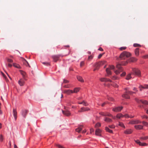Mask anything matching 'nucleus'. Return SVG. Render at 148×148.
Returning <instances> with one entry per match:
<instances>
[{
	"instance_id": "63",
	"label": "nucleus",
	"mask_w": 148,
	"mask_h": 148,
	"mask_svg": "<svg viewBox=\"0 0 148 148\" xmlns=\"http://www.w3.org/2000/svg\"><path fill=\"white\" fill-rule=\"evenodd\" d=\"M133 90H134V91H136V92H137L138 91V90L136 88H134L133 89Z\"/></svg>"
},
{
	"instance_id": "1",
	"label": "nucleus",
	"mask_w": 148,
	"mask_h": 148,
	"mask_svg": "<svg viewBox=\"0 0 148 148\" xmlns=\"http://www.w3.org/2000/svg\"><path fill=\"white\" fill-rule=\"evenodd\" d=\"M131 55V53L126 51H124L122 53L120 56L121 60H125L127 58L130 57Z\"/></svg>"
},
{
	"instance_id": "37",
	"label": "nucleus",
	"mask_w": 148,
	"mask_h": 148,
	"mask_svg": "<svg viewBox=\"0 0 148 148\" xmlns=\"http://www.w3.org/2000/svg\"><path fill=\"white\" fill-rule=\"evenodd\" d=\"M142 123L144 126L148 127V123L147 122L143 121Z\"/></svg>"
},
{
	"instance_id": "61",
	"label": "nucleus",
	"mask_w": 148,
	"mask_h": 148,
	"mask_svg": "<svg viewBox=\"0 0 148 148\" xmlns=\"http://www.w3.org/2000/svg\"><path fill=\"white\" fill-rule=\"evenodd\" d=\"M112 79L113 80H115L116 79V77L115 76H113L112 77Z\"/></svg>"
},
{
	"instance_id": "52",
	"label": "nucleus",
	"mask_w": 148,
	"mask_h": 148,
	"mask_svg": "<svg viewBox=\"0 0 148 148\" xmlns=\"http://www.w3.org/2000/svg\"><path fill=\"white\" fill-rule=\"evenodd\" d=\"M42 64L44 65H45L47 66H48V65H49V64L48 62H43Z\"/></svg>"
},
{
	"instance_id": "30",
	"label": "nucleus",
	"mask_w": 148,
	"mask_h": 148,
	"mask_svg": "<svg viewBox=\"0 0 148 148\" xmlns=\"http://www.w3.org/2000/svg\"><path fill=\"white\" fill-rule=\"evenodd\" d=\"M77 79L79 81L81 82H84V80L80 76H77Z\"/></svg>"
},
{
	"instance_id": "55",
	"label": "nucleus",
	"mask_w": 148,
	"mask_h": 148,
	"mask_svg": "<svg viewBox=\"0 0 148 148\" xmlns=\"http://www.w3.org/2000/svg\"><path fill=\"white\" fill-rule=\"evenodd\" d=\"M1 73L3 76V77L5 78V79L6 80V79H7V77H6V76H5V74L3 73L2 72H1Z\"/></svg>"
},
{
	"instance_id": "40",
	"label": "nucleus",
	"mask_w": 148,
	"mask_h": 148,
	"mask_svg": "<svg viewBox=\"0 0 148 148\" xmlns=\"http://www.w3.org/2000/svg\"><path fill=\"white\" fill-rule=\"evenodd\" d=\"M83 105L85 106H87L88 105V104L85 101H82Z\"/></svg>"
},
{
	"instance_id": "51",
	"label": "nucleus",
	"mask_w": 148,
	"mask_h": 148,
	"mask_svg": "<svg viewBox=\"0 0 148 148\" xmlns=\"http://www.w3.org/2000/svg\"><path fill=\"white\" fill-rule=\"evenodd\" d=\"M109 127L111 128H115V126L114 125H110L109 126Z\"/></svg>"
},
{
	"instance_id": "22",
	"label": "nucleus",
	"mask_w": 148,
	"mask_h": 148,
	"mask_svg": "<svg viewBox=\"0 0 148 148\" xmlns=\"http://www.w3.org/2000/svg\"><path fill=\"white\" fill-rule=\"evenodd\" d=\"M101 130L99 129H97L95 131V134L97 136H101Z\"/></svg>"
},
{
	"instance_id": "5",
	"label": "nucleus",
	"mask_w": 148,
	"mask_h": 148,
	"mask_svg": "<svg viewBox=\"0 0 148 148\" xmlns=\"http://www.w3.org/2000/svg\"><path fill=\"white\" fill-rule=\"evenodd\" d=\"M64 108L65 109L64 111L63 110H62L63 114L66 116H69L71 115V113L70 112L66 109V108L65 107Z\"/></svg>"
},
{
	"instance_id": "36",
	"label": "nucleus",
	"mask_w": 148,
	"mask_h": 148,
	"mask_svg": "<svg viewBox=\"0 0 148 148\" xmlns=\"http://www.w3.org/2000/svg\"><path fill=\"white\" fill-rule=\"evenodd\" d=\"M131 74H129L127 76L126 78V79L127 80H129L130 79L132 78V77L131 76Z\"/></svg>"
},
{
	"instance_id": "16",
	"label": "nucleus",
	"mask_w": 148,
	"mask_h": 148,
	"mask_svg": "<svg viewBox=\"0 0 148 148\" xmlns=\"http://www.w3.org/2000/svg\"><path fill=\"white\" fill-rule=\"evenodd\" d=\"M134 127L137 130H140L143 129V126L141 125H137L134 126Z\"/></svg>"
},
{
	"instance_id": "12",
	"label": "nucleus",
	"mask_w": 148,
	"mask_h": 148,
	"mask_svg": "<svg viewBox=\"0 0 148 148\" xmlns=\"http://www.w3.org/2000/svg\"><path fill=\"white\" fill-rule=\"evenodd\" d=\"M135 142L139 145L141 146H145L147 145V144L145 143H141L139 140H135Z\"/></svg>"
},
{
	"instance_id": "32",
	"label": "nucleus",
	"mask_w": 148,
	"mask_h": 148,
	"mask_svg": "<svg viewBox=\"0 0 148 148\" xmlns=\"http://www.w3.org/2000/svg\"><path fill=\"white\" fill-rule=\"evenodd\" d=\"M116 117L117 118L120 119L123 117V115L121 113L118 114L116 115Z\"/></svg>"
},
{
	"instance_id": "6",
	"label": "nucleus",
	"mask_w": 148,
	"mask_h": 148,
	"mask_svg": "<svg viewBox=\"0 0 148 148\" xmlns=\"http://www.w3.org/2000/svg\"><path fill=\"white\" fill-rule=\"evenodd\" d=\"M135 100L138 103H139L140 102H141L144 104L148 105V101L146 100H139L137 98H135Z\"/></svg>"
},
{
	"instance_id": "60",
	"label": "nucleus",
	"mask_w": 148,
	"mask_h": 148,
	"mask_svg": "<svg viewBox=\"0 0 148 148\" xmlns=\"http://www.w3.org/2000/svg\"><path fill=\"white\" fill-rule=\"evenodd\" d=\"M63 82L64 83H68L69 81L66 80L64 79Z\"/></svg>"
},
{
	"instance_id": "29",
	"label": "nucleus",
	"mask_w": 148,
	"mask_h": 148,
	"mask_svg": "<svg viewBox=\"0 0 148 148\" xmlns=\"http://www.w3.org/2000/svg\"><path fill=\"white\" fill-rule=\"evenodd\" d=\"M13 65L14 66V67H15L16 68H17L18 69H21V67L20 66L19 64H16V63H13Z\"/></svg>"
},
{
	"instance_id": "2",
	"label": "nucleus",
	"mask_w": 148,
	"mask_h": 148,
	"mask_svg": "<svg viewBox=\"0 0 148 148\" xmlns=\"http://www.w3.org/2000/svg\"><path fill=\"white\" fill-rule=\"evenodd\" d=\"M132 71L135 75L139 77L141 76V72L140 70L136 68H132Z\"/></svg>"
},
{
	"instance_id": "24",
	"label": "nucleus",
	"mask_w": 148,
	"mask_h": 148,
	"mask_svg": "<svg viewBox=\"0 0 148 148\" xmlns=\"http://www.w3.org/2000/svg\"><path fill=\"white\" fill-rule=\"evenodd\" d=\"M19 71L20 72L21 74L22 75L23 79H24L26 80V79H25L26 73H25L21 70H20Z\"/></svg>"
},
{
	"instance_id": "46",
	"label": "nucleus",
	"mask_w": 148,
	"mask_h": 148,
	"mask_svg": "<svg viewBox=\"0 0 148 148\" xmlns=\"http://www.w3.org/2000/svg\"><path fill=\"white\" fill-rule=\"evenodd\" d=\"M101 126V124L99 123H97L95 125V127H98Z\"/></svg>"
},
{
	"instance_id": "48",
	"label": "nucleus",
	"mask_w": 148,
	"mask_h": 148,
	"mask_svg": "<svg viewBox=\"0 0 148 148\" xmlns=\"http://www.w3.org/2000/svg\"><path fill=\"white\" fill-rule=\"evenodd\" d=\"M126 49V47H121L119 48L120 50L122 51L124 50H125Z\"/></svg>"
},
{
	"instance_id": "21",
	"label": "nucleus",
	"mask_w": 148,
	"mask_h": 148,
	"mask_svg": "<svg viewBox=\"0 0 148 148\" xmlns=\"http://www.w3.org/2000/svg\"><path fill=\"white\" fill-rule=\"evenodd\" d=\"M83 127V126L82 125H81L79 126L78 128L76 129V131L78 133L80 132L82 130V128Z\"/></svg>"
},
{
	"instance_id": "39",
	"label": "nucleus",
	"mask_w": 148,
	"mask_h": 148,
	"mask_svg": "<svg viewBox=\"0 0 148 148\" xmlns=\"http://www.w3.org/2000/svg\"><path fill=\"white\" fill-rule=\"evenodd\" d=\"M6 60L9 63H12L13 62V60L11 59L8 58H6Z\"/></svg>"
},
{
	"instance_id": "28",
	"label": "nucleus",
	"mask_w": 148,
	"mask_h": 148,
	"mask_svg": "<svg viewBox=\"0 0 148 148\" xmlns=\"http://www.w3.org/2000/svg\"><path fill=\"white\" fill-rule=\"evenodd\" d=\"M135 53L136 56H138L139 53V49L138 48H136L135 50Z\"/></svg>"
},
{
	"instance_id": "11",
	"label": "nucleus",
	"mask_w": 148,
	"mask_h": 148,
	"mask_svg": "<svg viewBox=\"0 0 148 148\" xmlns=\"http://www.w3.org/2000/svg\"><path fill=\"white\" fill-rule=\"evenodd\" d=\"M22 59V60L23 63V64L26 65V66H28L29 67H30V66L29 65L28 62L26 61V60H25L24 58H21Z\"/></svg>"
},
{
	"instance_id": "50",
	"label": "nucleus",
	"mask_w": 148,
	"mask_h": 148,
	"mask_svg": "<svg viewBox=\"0 0 148 148\" xmlns=\"http://www.w3.org/2000/svg\"><path fill=\"white\" fill-rule=\"evenodd\" d=\"M126 74V73L125 72H123L121 74V77L124 76Z\"/></svg>"
},
{
	"instance_id": "10",
	"label": "nucleus",
	"mask_w": 148,
	"mask_h": 148,
	"mask_svg": "<svg viewBox=\"0 0 148 148\" xmlns=\"http://www.w3.org/2000/svg\"><path fill=\"white\" fill-rule=\"evenodd\" d=\"M123 107L122 106L116 107L115 108H113L112 110L115 112H118L120 111L122 109Z\"/></svg>"
},
{
	"instance_id": "54",
	"label": "nucleus",
	"mask_w": 148,
	"mask_h": 148,
	"mask_svg": "<svg viewBox=\"0 0 148 148\" xmlns=\"http://www.w3.org/2000/svg\"><path fill=\"white\" fill-rule=\"evenodd\" d=\"M93 57V56H90L88 57V60H91L92 59V58Z\"/></svg>"
},
{
	"instance_id": "34",
	"label": "nucleus",
	"mask_w": 148,
	"mask_h": 148,
	"mask_svg": "<svg viewBox=\"0 0 148 148\" xmlns=\"http://www.w3.org/2000/svg\"><path fill=\"white\" fill-rule=\"evenodd\" d=\"M79 88H76L74 89L73 93H76L79 91Z\"/></svg>"
},
{
	"instance_id": "56",
	"label": "nucleus",
	"mask_w": 148,
	"mask_h": 148,
	"mask_svg": "<svg viewBox=\"0 0 148 148\" xmlns=\"http://www.w3.org/2000/svg\"><path fill=\"white\" fill-rule=\"evenodd\" d=\"M84 64V62H82L80 63V66H82Z\"/></svg>"
},
{
	"instance_id": "44",
	"label": "nucleus",
	"mask_w": 148,
	"mask_h": 148,
	"mask_svg": "<svg viewBox=\"0 0 148 148\" xmlns=\"http://www.w3.org/2000/svg\"><path fill=\"white\" fill-rule=\"evenodd\" d=\"M56 146H57L58 148H65L63 146L59 144L56 145Z\"/></svg>"
},
{
	"instance_id": "15",
	"label": "nucleus",
	"mask_w": 148,
	"mask_h": 148,
	"mask_svg": "<svg viewBox=\"0 0 148 148\" xmlns=\"http://www.w3.org/2000/svg\"><path fill=\"white\" fill-rule=\"evenodd\" d=\"M63 92L68 95L73 93V91L70 90H64Z\"/></svg>"
},
{
	"instance_id": "13",
	"label": "nucleus",
	"mask_w": 148,
	"mask_h": 148,
	"mask_svg": "<svg viewBox=\"0 0 148 148\" xmlns=\"http://www.w3.org/2000/svg\"><path fill=\"white\" fill-rule=\"evenodd\" d=\"M13 114L15 121L17 118V112L16 109H13Z\"/></svg>"
},
{
	"instance_id": "14",
	"label": "nucleus",
	"mask_w": 148,
	"mask_h": 148,
	"mask_svg": "<svg viewBox=\"0 0 148 148\" xmlns=\"http://www.w3.org/2000/svg\"><path fill=\"white\" fill-rule=\"evenodd\" d=\"M28 112V110H23L22 112V116L25 118Z\"/></svg>"
},
{
	"instance_id": "17",
	"label": "nucleus",
	"mask_w": 148,
	"mask_h": 148,
	"mask_svg": "<svg viewBox=\"0 0 148 148\" xmlns=\"http://www.w3.org/2000/svg\"><path fill=\"white\" fill-rule=\"evenodd\" d=\"M100 80L101 82H111L112 81L109 79H107L105 78H101L100 79Z\"/></svg>"
},
{
	"instance_id": "64",
	"label": "nucleus",
	"mask_w": 148,
	"mask_h": 148,
	"mask_svg": "<svg viewBox=\"0 0 148 148\" xmlns=\"http://www.w3.org/2000/svg\"><path fill=\"white\" fill-rule=\"evenodd\" d=\"M98 50L99 51H103V49L101 48V47H100Z\"/></svg>"
},
{
	"instance_id": "38",
	"label": "nucleus",
	"mask_w": 148,
	"mask_h": 148,
	"mask_svg": "<svg viewBox=\"0 0 148 148\" xmlns=\"http://www.w3.org/2000/svg\"><path fill=\"white\" fill-rule=\"evenodd\" d=\"M104 116H112V115L110 113L108 112L105 113V114L104 115Z\"/></svg>"
},
{
	"instance_id": "59",
	"label": "nucleus",
	"mask_w": 148,
	"mask_h": 148,
	"mask_svg": "<svg viewBox=\"0 0 148 148\" xmlns=\"http://www.w3.org/2000/svg\"><path fill=\"white\" fill-rule=\"evenodd\" d=\"M90 132L91 133L92 132H93L94 131V130L93 128H91L90 129Z\"/></svg>"
},
{
	"instance_id": "45",
	"label": "nucleus",
	"mask_w": 148,
	"mask_h": 148,
	"mask_svg": "<svg viewBox=\"0 0 148 148\" xmlns=\"http://www.w3.org/2000/svg\"><path fill=\"white\" fill-rule=\"evenodd\" d=\"M140 139L141 140H146L148 139V136L141 137L140 138Z\"/></svg>"
},
{
	"instance_id": "26",
	"label": "nucleus",
	"mask_w": 148,
	"mask_h": 148,
	"mask_svg": "<svg viewBox=\"0 0 148 148\" xmlns=\"http://www.w3.org/2000/svg\"><path fill=\"white\" fill-rule=\"evenodd\" d=\"M125 89L126 90V93L127 94H128L132 95L133 93H136V92H133L131 91H129L127 89V88H125Z\"/></svg>"
},
{
	"instance_id": "58",
	"label": "nucleus",
	"mask_w": 148,
	"mask_h": 148,
	"mask_svg": "<svg viewBox=\"0 0 148 148\" xmlns=\"http://www.w3.org/2000/svg\"><path fill=\"white\" fill-rule=\"evenodd\" d=\"M128 63V62L127 61H126L124 62V63H122V65H126L127 63Z\"/></svg>"
},
{
	"instance_id": "35",
	"label": "nucleus",
	"mask_w": 148,
	"mask_h": 148,
	"mask_svg": "<svg viewBox=\"0 0 148 148\" xmlns=\"http://www.w3.org/2000/svg\"><path fill=\"white\" fill-rule=\"evenodd\" d=\"M119 125L121 127H123L124 128H125V126L124 125L123 123L122 122H119Z\"/></svg>"
},
{
	"instance_id": "27",
	"label": "nucleus",
	"mask_w": 148,
	"mask_h": 148,
	"mask_svg": "<svg viewBox=\"0 0 148 148\" xmlns=\"http://www.w3.org/2000/svg\"><path fill=\"white\" fill-rule=\"evenodd\" d=\"M122 96L123 97L125 98L126 99H130V96L128 95V94H127L126 93V91L125 92V94L123 95H122Z\"/></svg>"
},
{
	"instance_id": "49",
	"label": "nucleus",
	"mask_w": 148,
	"mask_h": 148,
	"mask_svg": "<svg viewBox=\"0 0 148 148\" xmlns=\"http://www.w3.org/2000/svg\"><path fill=\"white\" fill-rule=\"evenodd\" d=\"M3 139V136L1 135H0V140L1 141H2Z\"/></svg>"
},
{
	"instance_id": "33",
	"label": "nucleus",
	"mask_w": 148,
	"mask_h": 148,
	"mask_svg": "<svg viewBox=\"0 0 148 148\" xmlns=\"http://www.w3.org/2000/svg\"><path fill=\"white\" fill-rule=\"evenodd\" d=\"M105 130L106 131L110 133H112V131L110 130L108 127H106Z\"/></svg>"
},
{
	"instance_id": "62",
	"label": "nucleus",
	"mask_w": 148,
	"mask_h": 148,
	"mask_svg": "<svg viewBox=\"0 0 148 148\" xmlns=\"http://www.w3.org/2000/svg\"><path fill=\"white\" fill-rule=\"evenodd\" d=\"M63 87L64 88H69V86L68 85H65L63 86Z\"/></svg>"
},
{
	"instance_id": "8",
	"label": "nucleus",
	"mask_w": 148,
	"mask_h": 148,
	"mask_svg": "<svg viewBox=\"0 0 148 148\" xmlns=\"http://www.w3.org/2000/svg\"><path fill=\"white\" fill-rule=\"evenodd\" d=\"M141 122L139 120H132L130 121L129 123V124H136L139 123H141Z\"/></svg>"
},
{
	"instance_id": "23",
	"label": "nucleus",
	"mask_w": 148,
	"mask_h": 148,
	"mask_svg": "<svg viewBox=\"0 0 148 148\" xmlns=\"http://www.w3.org/2000/svg\"><path fill=\"white\" fill-rule=\"evenodd\" d=\"M137 60V59L135 58H131L128 60V62H136Z\"/></svg>"
},
{
	"instance_id": "3",
	"label": "nucleus",
	"mask_w": 148,
	"mask_h": 148,
	"mask_svg": "<svg viewBox=\"0 0 148 148\" xmlns=\"http://www.w3.org/2000/svg\"><path fill=\"white\" fill-rule=\"evenodd\" d=\"M116 67L118 69V70H114V72L116 74L118 75L121 72H122L123 69L120 64H117Z\"/></svg>"
},
{
	"instance_id": "42",
	"label": "nucleus",
	"mask_w": 148,
	"mask_h": 148,
	"mask_svg": "<svg viewBox=\"0 0 148 148\" xmlns=\"http://www.w3.org/2000/svg\"><path fill=\"white\" fill-rule=\"evenodd\" d=\"M133 46L134 47H141V46L138 44L137 43H134L133 45Z\"/></svg>"
},
{
	"instance_id": "31",
	"label": "nucleus",
	"mask_w": 148,
	"mask_h": 148,
	"mask_svg": "<svg viewBox=\"0 0 148 148\" xmlns=\"http://www.w3.org/2000/svg\"><path fill=\"white\" fill-rule=\"evenodd\" d=\"M100 66H101V65H100L99 62L96 63L95 64L94 66L95 67H96L97 69H99V67Z\"/></svg>"
},
{
	"instance_id": "47",
	"label": "nucleus",
	"mask_w": 148,
	"mask_h": 148,
	"mask_svg": "<svg viewBox=\"0 0 148 148\" xmlns=\"http://www.w3.org/2000/svg\"><path fill=\"white\" fill-rule=\"evenodd\" d=\"M141 117L142 119H148V117L147 116L145 115L141 116Z\"/></svg>"
},
{
	"instance_id": "53",
	"label": "nucleus",
	"mask_w": 148,
	"mask_h": 148,
	"mask_svg": "<svg viewBox=\"0 0 148 148\" xmlns=\"http://www.w3.org/2000/svg\"><path fill=\"white\" fill-rule=\"evenodd\" d=\"M104 54V53L103 54H100L99 56H98V58L99 59L100 58L103 56V55Z\"/></svg>"
},
{
	"instance_id": "7",
	"label": "nucleus",
	"mask_w": 148,
	"mask_h": 148,
	"mask_svg": "<svg viewBox=\"0 0 148 148\" xmlns=\"http://www.w3.org/2000/svg\"><path fill=\"white\" fill-rule=\"evenodd\" d=\"M139 88L140 91H142L143 89H148V84H144L143 85H140L139 87Z\"/></svg>"
},
{
	"instance_id": "25",
	"label": "nucleus",
	"mask_w": 148,
	"mask_h": 148,
	"mask_svg": "<svg viewBox=\"0 0 148 148\" xmlns=\"http://www.w3.org/2000/svg\"><path fill=\"white\" fill-rule=\"evenodd\" d=\"M104 121L107 122H110L112 121V120L111 119L107 117L104 118Z\"/></svg>"
},
{
	"instance_id": "57",
	"label": "nucleus",
	"mask_w": 148,
	"mask_h": 148,
	"mask_svg": "<svg viewBox=\"0 0 148 148\" xmlns=\"http://www.w3.org/2000/svg\"><path fill=\"white\" fill-rule=\"evenodd\" d=\"M123 117H125L126 118H129V116L128 114H126L125 115H123Z\"/></svg>"
},
{
	"instance_id": "43",
	"label": "nucleus",
	"mask_w": 148,
	"mask_h": 148,
	"mask_svg": "<svg viewBox=\"0 0 148 148\" xmlns=\"http://www.w3.org/2000/svg\"><path fill=\"white\" fill-rule=\"evenodd\" d=\"M99 62V63L100 65L101 66V65H103V64H104L105 63L106 61H100V62Z\"/></svg>"
},
{
	"instance_id": "18",
	"label": "nucleus",
	"mask_w": 148,
	"mask_h": 148,
	"mask_svg": "<svg viewBox=\"0 0 148 148\" xmlns=\"http://www.w3.org/2000/svg\"><path fill=\"white\" fill-rule=\"evenodd\" d=\"M60 56L59 55H55L53 56H52V58L53 59V61L55 62H57L59 60V58Z\"/></svg>"
},
{
	"instance_id": "9",
	"label": "nucleus",
	"mask_w": 148,
	"mask_h": 148,
	"mask_svg": "<svg viewBox=\"0 0 148 148\" xmlns=\"http://www.w3.org/2000/svg\"><path fill=\"white\" fill-rule=\"evenodd\" d=\"M90 110V109L88 107H83L81 108L80 109L78 110L79 112H84Z\"/></svg>"
},
{
	"instance_id": "4",
	"label": "nucleus",
	"mask_w": 148,
	"mask_h": 148,
	"mask_svg": "<svg viewBox=\"0 0 148 148\" xmlns=\"http://www.w3.org/2000/svg\"><path fill=\"white\" fill-rule=\"evenodd\" d=\"M114 66L112 65L110 66L109 68H107L106 69V71L108 75L111 74V72L110 71V69H114Z\"/></svg>"
},
{
	"instance_id": "41",
	"label": "nucleus",
	"mask_w": 148,
	"mask_h": 148,
	"mask_svg": "<svg viewBox=\"0 0 148 148\" xmlns=\"http://www.w3.org/2000/svg\"><path fill=\"white\" fill-rule=\"evenodd\" d=\"M107 98L109 100L112 101H114V99L112 97H110L108 96L107 97Z\"/></svg>"
},
{
	"instance_id": "19",
	"label": "nucleus",
	"mask_w": 148,
	"mask_h": 148,
	"mask_svg": "<svg viewBox=\"0 0 148 148\" xmlns=\"http://www.w3.org/2000/svg\"><path fill=\"white\" fill-rule=\"evenodd\" d=\"M132 132L133 131L131 129H127L124 131V133L125 134H131Z\"/></svg>"
},
{
	"instance_id": "20",
	"label": "nucleus",
	"mask_w": 148,
	"mask_h": 148,
	"mask_svg": "<svg viewBox=\"0 0 148 148\" xmlns=\"http://www.w3.org/2000/svg\"><path fill=\"white\" fill-rule=\"evenodd\" d=\"M25 82L23 79H21L18 81V83L20 86H23L24 85Z\"/></svg>"
}]
</instances>
